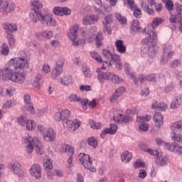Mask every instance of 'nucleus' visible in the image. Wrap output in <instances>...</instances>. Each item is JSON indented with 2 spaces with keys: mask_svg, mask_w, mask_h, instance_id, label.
<instances>
[{
  "mask_svg": "<svg viewBox=\"0 0 182 182\" xmlns=\"http://www.w3.org/2000/svg\"><path fill=\"white\" fill-rule=\"evenodd\" d=\"M23 100L26 103L25 109L28 112H30L31 114H35V107H33V103L31 100V96L28 94H25L23 96Z\"/></svg>",
  "mask_w": 182,
  "mask_h": 182,
  "instance_id": "nucleus-22",
  "label": "nucleus"
},
{
  "mask_svg": "<svg viewBox=\"0 0 182 182\" xmlns=\"http://www.w3.org/2000/svg\"><path fill=\"white\" fill-rule=\"evenodd\" d=\"M181 103H182V99L181 97L180 96H176L175 97V99L172 101V102L171 103V109H172L173 110L176 109H178V107H180V106H181Z\"/></svg>",
  "mask_w": 182,
  "mask_h": 182,
  "instance_id": "nucleus-36",
  "label": "nucleus"
},
{
  "mask_svg": "<svg viewBox=\"0 0 182 182\" xmlns=\"http://www.w3.org/2000/svg\"><path fill=\"white\" fill-rule=\"evenodd\" d=\"M83 25H93L92 23V20L90 18V16H85L82 20Z\"/></svg>",
  "mask_w": 182,
  "mask_h": 182,
  "instance_id": "nucleus-62",
  "label": "nucleus"
},
{
  "mask_svg": "<svg viewBox=\"0 0 182 182\" xmlns=\"http://www.w3.org/2000/svg\"><path fill=\"white\" fill-rule=\"evenodd\" d=\"M70 117V112L68 109H59L54 114L55 122H63L65 126L66 122H69Z\"/></svg>",
  "mask_w": 182,
  "mask_h": 182,
  "instance_id": "nucleus-12",
  "label": "nucleus"
},
{
  "mask_svg": "<svg viewBox=\"0 0 182 182\" xmlns=\"http://www.w3.org/2000/svg\"><path fill=\"white\" fill-rule=\"evenodd\" d=\"M96 72L97 73V77L100 85H105L106 80H110V73L109 72L102 71V68H97Z\"/></svg>",
  "mask_w": 182,
  "mask_h": 182,
  "instance_id": "nucleus-19",
  "label": "nucleus"
},
{
  "mask_svg": "<svg viewBox=\"0 0 182 182\" xmlns=\"http://www.w3.org/2000/svg\"><path fill=\"white\" fill-rule=\"evenodd\" d=\"M93 1L99 6V8L95 6L94 11L96 14H103V11H106V6H103V4H102V0H93Z\"/></svg>",
  "mask_w": 182,
  "mask_h": 182,
  "instance_id": "nucleus-37",
  "label": "nucleus"
},
{
  "mask_svg": "<svg viewBox=\"0 0 182 182\" xmlns=\"http://www.w3.org/2000/svg\"><path fill=\"white\" fill-rule=\"evenodd\" d=\"M7 39H8L10 46H11V47L15 46V38H14V35L8 34Z\"/></svg>",
  "mask_w": 182,
  "mask_h": 182,
  "instance_id": "nucleus-60",
  "label": "nucleus"
},
{
  "mask_svg": "<svg viewBox=\"0 0 182 182\" xmlns=\"http://www.w3.org/2000/svg\"><path fill=\"white\" fill-rule=\"evenodd\" d=\"M30 174L32 177L36 178V180H40L42 178V168L41 166L38 164H33L30 168Z\"/></svg>",
  "mask_w": 182,
  "mask_h": 182,
  "instance_id": "nucleus-18",
  "label": "nucleus"
},
{
  "mask_svg": "<svg viewBox=\"0 0 182 182\" xmlns=\"http://www.w3.org/2000/svg\"><path fill=\"white\" fill-rule=\"evenodd\" d=\"M124 69L125 70L126 75H128V76L132 77V79H134V73L133 72V70H132L130 64L125 63L124 64Z\"/></svg>",
  "mask_w": 182,
  "mask_h": 182,
  "instance_id": "nucleus-42",
  "label": "nucleus"
},
{
  "mask_svg": "<svg viewBox=\"0 0 182 182\" xmlns=\"http://www.w3.org/2000/svg\"><path fill=\"white\" fill-rule=\"evenodd\" d=\"M124 2L125 4V5H127V6H128V8L132 9V11H133L134 9V8H136L137 6L136 5V4H134V0H124Z\"/></svg>",
  "mask_w": 182,
  "mask_h": 182,
  "instance_id": "nucleus-56",
  "label": "nucleus"
},
{
  "mask_svg": "<svg viewBox=\"0 0 182 182\" xmlns=\"http://www.w3.org/2000/svg\"><path fill=\"white\" fill-rule=\"evenodd\" d=\"M80 92H90L92 87L91 85H80Z\"/></svg>",
  "mask_w": 182,
  "mask_h": 182,
  "instance_id": "nucleus-64",
  "label": "nucleus"
},
{
  "mask_svg": "<svg viewBox=\"0 0 182 182\" xmlns=\"http://www.w3.org/2000/svg\"><path fill=\"white\" fill-rule=\"evenodd\" d=\"M174 55V51L171 50V46H165L164 48V53L161 55V65H164V63H167L171 58Z\"/></svg>",
  "mask_w": 182,
  "mask_h": 182,
  "instance_id": "nucleus-14",
  "label": "nucleus"
},
{
  "mask_svg": "<svg viewBox=\"0 0 182 182\" xmlns=\"http://www.w3.org/2000/svg\"><path fill=\"white\" fill-rule=\"evenodd\" d=\"M132 159H133V154L128 151H125L121 154V160L122 163H129V161H132Z\"/></svg>",
  "mask_w": 182,
  "mask_h": 182,
  "instance_id": "nucleus-35",
  "label": "nucleus"
},
{
  "mask_svg": "<svg viewBox=\"0 0 182 182\" xmlns=\"http://www.w3.org/2000/svg\"><path fill=\"white\" fill-rule=\"evenodd\" d=\"M90 55H91V58H92V59H95V60L98 62V63H102V57L100 56V55H99V53L95 51H92L90 53Z\"/></svg>",
  "mask_w": 182,
  "mask_h": 182,
  "instance_id": "nucleus-55",
  "label": "nucleus"
},
{
  "mask_svg": "<svg viewBox=\"0 0 182 182\" xmlns=\"http://www.w3.org/2000/svg\"><path fill=\"white\" fill-rule=\"evenodd\" d=\"M172 132H176V130H182V120L175 122L170 127Z\"/></svg>",
  "mask_w": 182,
  "mask_h": 182,
  "instance_id": "nucleus-46",
  "label": "nucleus"
},
{
  "mask_svg": "<svg viewBox=\"0 0 182 182\" xmlns=\"http://www.w3.org/2000/svg\"><path fill=\"white\" fill-rule=\"evenodd\" d=\"M116 18L123 26H125V25L127 23V20L126 19V17H124L120 14V13L115 14Z\"/></svg>",
  "mask_w": 182,
  "mask_h": 182,
  "instance_id": "nucleus-50",
  "label": "nucleus"
},
{
  "mask_svg": "<svg viewBox=\"0 0 182 182\" xmlns=\"http://www.w3.org/2000/svg\"><path fill=\"white\" fill-rule=\"evenodd\" d=\"M141 150L144 151H146V153H149L151 156H156V159L155 160L156 164L158 166H161V167L164 166H167L168 164V156H163L161 153H159L157 150H153L149 148H146V145L140 146Z\"/></svg>",
  "mask_w": 182,
  "mask_h": 182,
  "instance_id": "nucleus-5",
  "label": "nucleus"
},
{
  "mask_svg": "<svg viewBox=\"0 0 182 182\" xmlns=\"http://www.w3.org/2000/svg\"><path fill=\"white\" fill-rule=\"evenodd\" d=\"M63 149H65V151L67 153H69L70 154H71L73 156V154L75 153V149L73 148V146H69V145H64L63 146Z\"/></svg>",
  "mask_w": 182,
  "mask_h": 182,
  "instance_id": "nucleus-61",
  "label": "nucleus"
},
{
  "mask_svg": "<svg viewBox=\"0 0 182 182\" xmlns=\"http://www.w3.org/2000/svg\"><path fill=\"white\" fill-rule=\"evenodd\" d=\"M151 120V115H144L136 117V123L140 132H149L148 122Z\"/></svg>",
  "mask_w": 182,
  "mask_h": 182,
  "instance_id": "nucleus-11",
  "label": "nucleus"
},
{
  "mask_svg": "<svg viewBox=\"0 0 182 182\" xmlns=\"http://www.w3.org/2000/svg\"><path fill=\"white\" fill-rule=\"evenodd\" d=\"M78 31L79 26L77 24H75L70 28L68 36L69 39H70L73 46H84L85 43H86V41L85 39L77 38Z\"/></svg>",
  "mask_w": 182,
  "mask_h": 182,
  "instance_id": "nucleus-6",
  "label": "nucleus"
},
{
  "mask_svg": "<svg viewBox=\"0 0 182 182\" xmlns=\"http://www.w3.org/2000/svg\"><path fill=\"white\" fill-rule=\"evenodd\" d=\"M153 6H155L156 12H160L163 9V5L161 4H156L154 0H148V4L144 2L141 3L142 9L148 14V15H154V9Z\"/></svg>",
  "mask_w": 182,
  "mask_h": 182,
  "instance_id": "nucleus-7",
  "label": "nucleus"
},
{
  "mask_svg": "<svg viewBox=\"0 0 182 182\" xmlns=\"http://www.w3.org/2000/svg\"><path fill=\"white\" fill-rule=\"evenodd\" d=\"M15 8H16V6L12 1H4L0 3V12L2 14H11L12 11H14Z\"/></svg>",
  "mask_w": 182,
  "mask_h": 182,
  "instance_id": "nucleus-13",
  "label": "nucleus"
},
{
  "mask_svg": "<svg viewBox=\"0 0 182 182\" xmlns=\"http://www.w3.org/2000/svg\"><path fill=\"white\" fill-rule=\"evenodd\" d=\"M140 31V23L139 20L135 19L131 22V33L139 32Z\"/></svg>",
  "mask_w": 182,
  "mask_h": 182,
  "instance_id": "nucleus-40",
  "label": "nucleus"
},
{
  "mask_svg": "<svg viewBox=\"0 0 182 182\" xmlns=\"http://www.w3.org/2000/svg\"><path fill=\"white\" fill-rule=\"evenodd\" d=\"M24 127H26V129L28 132H33V130L36 129V122L33 119H28Z\"/></svg>",
  "mask_w": 182,
  "mask_h": 182,
  "instance_id": "nucleus-41",
  "label": "nucleus"
},
{
  "mask_svg": "<svg viewBox=\"0 0 182 182\" xmlns=\"http://www.w3.org/2000/svg\"><path fill=\"white\" fill-rule=\"evenodd\" d=\"M78 159L85 168L89 170L91 173H95L96 168L92 166V159L89 155L81 153L79 154Z\"/></svg>",
  "mask_w": 182,
  "mask_h": 182,
  "instance_id": "nucleus-9",
  "label": "nucleus"
},
{
  "mask_svg": "<svg viewBox=\"0 0 182 182\" xmlns=\"http://www.w3.org/2000/svg\"><path fill=\"white\" fill-rule=\"evenodd\" d=\"M9 168H11L14 173L16 174L18 178H23L26 173L22 169V165L16 161H12L8 164Z\"/></svg>",
  "mask_w": 182,
  "mask_h": 182,
  "instance_id": "nucleus-10",
  "label": "nucleus"
},
{
  "mask_svg": "<svg viewBox=\"0 0 182 182\" xmlns=\"http://www.w3.org/2000/svg\"><path fill=\"white\" fill-rule=\"evenodd\" d=\"M23 144H27L26 146V151L28 154H31L33 151V149L37 154L42 156L45 153V149H43V145L39 140V138L36 136H32L28 135L22 139Z\"/></svg>",
  "mask_w": 182,
  "mask_h": 182,
  "instance_id": "nucleus-3",
  "label": "nucleus"
},
{
  "mask_svg": "<svg viewBox=\"0 0 182 182\" xmlns=\"http://www.w3.org/2000/svg\"><path fill=\"white\" fill-rule=\"evenodd\" d=\"M135 18H141V10L137 9V6L133 9Z\"/></svg>",
  "mask_w": 182,
  "mask_h": 182,
  "instance_id": "nucleus-63",
  "label": "nucleus"
},
{
  "mask_svg": "<svg viewBox=\"0 0 182 182\" xmlns=\"http://www.w3.org/2000/svg\"><path fill=\"white\" fill-rule=\"evenodd\" d=\"M4 90V95H6V96H14V95H16V89L14 87L5 88Z\"/></svg>",
  "mask_w": 182,
  "mask_h": 182,
  "instance_id": "nucleus-48",
  "label": "nucleus"
},
{
  "mask_svg": "<svg viewBox=\"0 0 182 182\" xmlns=\"http://www.w3.org/2000/svg\"><path fill=\"white\" fill-rule=\"evenodd\" d=\"M63 65H65V59L63 58H58L56 61L55 67L51 71V79L56 80L60 76V74L63 73Z\"/></svg>",
  "mask_w": 182,
  "mask_h": 182,
  "instance_id": "nucleus-8",
  "label": "nucleus"
},
{
  "mask_svg": "<svg viewBox=\"0 0 182 182\" xmlns=\"http://www.w3.org/2000/svg\"><path fill=\"white\" fill-rule=\"evenodd\" d=\"M36 38L39 41H49L53 38V31L44 30L36 33Z\"/></svg>",
  "mask_w": 182,
  "mask_h": 182,
  "instance_id": "nucleus-16",
  "label": "nucleus"
},
{
  "mask_svg": "<svg viewBox=\"0 0 182 182\" xmlns=\"http://www.w3.org/2000/svg\"><path fill=\"white\" fill-rule=\"evenodd\" d=\"M115 48L119 53H126L127 47L125 46L123 40H117L115 41Z\"/></svg>",
  "mask_w": 182,
  "mask_h": 182,
  "instance_id": "nucleus-32",
  "label": "nucleus"
},
{
  "mask_svg": "<svg viewBox=\"0 0 182 182\" xmlns=\"http://www.w3.org/2000/svg\"><path fill=\"white\" fill-rule=\"evenodd\" d=\"M28 119L23 116H20L17 118V123L22 126V127H25L26 123L28 122Z\"/></svg>",
  "mask_w": 182,
  "mask_h": 182,
  "instance_id": "nucleus-52",
  "label": "nucleus"
},
{
  "mask_svg": "<svg viewBox=\"0 0 182 182\" xmlns=\"http://www.w3.org/2000/svg\"><path fill=\"white\" fill-rule=\"evenodd\" d=\"M87 144L89 146H91V147H93V149H96L97 147V139L95 137H90L87 139Z\"/></svg>",
  "mask_w": 182,
  "mask_h": 182,
  "instance_id": "nucleus-53",
  "label": "nucleus"
},
{
  "mask_svg": "<svg viewBox=\"0 0 182 182\" xmlns=\"http://www.w3.org/2000/svg\"><path fill=\"white\" fill-rule=\"evenodd\" d=\"M117 129H119V127H117V125L114 124H110L109 128H108V129L109 130L110 134H116V132H117Z\"/></svg>",
  "mask_w": 182,
  "mask_h": 182,
  "instance_id": "nucleus-59",
  "label": "nucleus"
},
{
  "mask_svg": "<svg viewBox=\"0 0 182 182\" xmlns=\"http://www.w3.org/2000/svg\"><path fill=\"white\" fill-rule=\"evenodd\" d=\"M29 68V61L25 57H14L5 65L4 69H0V77L3 80H11L14 83L22 85L26 79L25 73L16 71L18 69L23 70ZM15 71H14V70Z\"/></svg>",
  "mask_w": 182,
  "mask_h": 182,
  "instance_id": "nucleus-1",
  "label": "nucleus"
},
{
  "mask_svg": "<svg viewBox=\"0 0 182 182\" xmlns=\"http://www.w3.org/2000/svg\"><path fill=\"white\" fill-rule=\"evenodd\" d=\"M171 138L173 141H176L177 143H182V135L181 134L176 133V131H172L171 134Z\"/></svg>",
  "mask_w": 182,
  "mask_h": 182,
  "instance_id": "nucleus-44",
  "label": "nucleus"
},
{
  "mask_svg": "<svg viewBox=\"0 0 182 182\" xmlns=\"http://www.w3.org/2000/svg\"><path fill=\"white\" fill-rule=\"evenodd\" d=\"M41 72L44 73V75H49V73H52V68H50V65L48 63H44L41 67Z\"/></svg>",
  "mask_w": 182,
  "mask_h": 182,
  "instance_id": "nucleus-47",
  "label": "nucleus"
},
{
  "mask_svg": "<svg viewBox=\"0 0 182 182\" xmlns=\"http://www.w3.org/2000/svg\"><path fill=\"white\" fill-rule=\"evenodd\" d=\"M102 54L105 56L106 61H104L102 69H107L109 66H112V63H115V67L119 70H122L123 69V63H122V59L120 58V55H112V53L107 50H103Z\"/></svg>",
  "mask_w": 182,
  "mask_h": 182,
  "instance_id": "nucleus-4",
  "label": "nucleus"
},
{
  "mask_svg": "<svg viewBox=\"0 0 182 182\" xmlns=\"http://www.w3.org/2000/svg\"><path fill=\"white\" fill-rule=\"evenodd\" d=\"M97 31V28L96 27H92L90 32L86 35L87 42H88V43L95 41V33H96Z\"/></svg>",
  "mask_w": 182,
  "mask_h": 182,
  "instance_id": "nucleus-39",
  "label": "nucleus"
},
{
  "mask_svg": "<svg viewBox=\"0 0 182 182\" xmlns=\"http://www.w3.org/2000/svg\"><path fill=\"white\" fill-rule=\"evenodd\" d=\"M133 118L129 115H125L123 117L122 114H118L117 112H114V120L116 123H129L132 122Z\"/></svg>",
  "mask_w": 182,
  "mask_h": 182,
  "instance_id": "nucleus-23",
  "label": "nucleus"
},
{
  "mask_svg": "<svg viewBox=\"0 0 182 182\" xmlns=\"http://www.w3.org/2000/svg\"><path fill=\"white\" fill-rule=\"evenodd\" d=\"M82 126V122L78 119H74L73 121L69 120L65 122V127L69 132H75Z\"/></svg>",
  "mask_w": 182,
  "mask_h": 182,
  "instance_id": "nucleus-17",
  "label": "nucleus"
},
{
  "mask_svg": "<svg viewBox=\"0 0 182 182\" xmlns=\"http://www.w3.org/2000/svg\"><path fill=\"white\" fill-rule=\"evenodd\" d=\"M165 147L167 150L172 151V153H176V154H182V146L178 144H165Z\"/></svg>",
  "mask_w": 182,
  "mask_h": 182,
  "instance_id": "nucleus-24",
  "label": "nucleus"
},
{
  "mask_svg": "<svg viewBox=\"0 0 182 182\" xmlns=\"http://www.w3.org/2000/svg\"><path fill=\"white\" fill-rule=\"evenodd\" d=\"M29 16L32 22L36 23L38 21H41V22H42V16H43V14H41V11H34L33 13H30Z\"/></svg>",
  "mask_w": 182,
  "mask_h": 182,
  "instance_id": "nucleus-33",
  "label": "nucleus"
},
{
  "mask_svg": "<svg viewBox=\"0 0 182 182\" xmlns=\"http://www.w3.org/2000/svg\"><path fill=\"white\" fill-rule=\"evenodd\" d=\"M43 78V76L42 75V74H37L32 82L31 85L33 87V89H35L36 90H40L41 89V80H42V79Z\"/></svg>",
  "mask_w": 182,
  "mask_h": 182,
  "instance_id": "nucleus-31",
  "label": "nucleus"
},
{
  "mask_svg": "<svg viewBox=\"0 0 182 182\" xmlns=\"http://www.w3.org/2000/svg\"><path fill=\"white\" fill-rule=\"evenodd\" d=\"M69 102H82V98L76 94H71L68 97Z\"/></svg>",
  "mask_w": 182,
  "mask_h": 182,
  "instance_id": "nucleus-54",
  "label": "nucleus"
},
{
  "mask_svg": "<svg viewBox=\"0 0 182 182\" xmlns=\"http://www.w3.org/2000/svg\"><path fill=\"white\" fill-rule=\"evenodd\" d=\"M53 12L55 15H58V16H63V15H70V9L68 7H54Z\"/></svg>",
  "mask_w": 182,
  "mask_h": 182,
  "instance_id": "nucleus-29",
  "label": "nucleus"
},
{
  "mask_svg": "<svg viewBox=\"0 0 182 182\" xmlns=\"http://www.w3.org/2000/svg\"><path fill=\"white\" fill-rule=\"evenodd\" d=\"M3 29H5L7 32H16L18 31V25L16 23H4L3 24Z\"/></svg>",
  "mask_w": 182,
  "mask_h": 182,
  "instance_id": "nucleus-34",
  "label": "nucleus"
},
{
  "mask_svg": "<svg viewBox=\"0 0 182 182\" xmlns=\"http://www.w3.org/2000/svg\"><path fill=\"white\" fill-rule=\"evenodd\" d=\"M89 125L91 129H94L95 130H99L103 127V124L102 122H95V121L90 119Z\"/></svg>",
  "mask_w": 182,
  "mask_h": 182,
  "instance_id": "nucleus-45",
  "label": "nucleus"
},
{
  "mask_svg": "<svg viewBox=\"0 0 182 182\" xmlns=\"http://www.w3.org/2000/svg\"><path fill=\"white\" fill-rule=\"evenodd\" d=\"M43 138L45 141H55L56 139V132L52 128H48L45 132H43Z\"/></svg>",
  "mask_w": 182,
  "mask_h": 182,
  "instance_id": "nucleus-20",
  "label": "nucleus"
},
{
  "mask_svg": "<svg viewBox=\"0 0 182 182\" xmlns=\"http://www.w3.org/2000/svg\"><path fill=\"white\" fill-rule=\"evenodd\" d=\"M151 108L161 110V112H166V109H168V105L165 102H157V101H154L151 105Z\"/></svg>",
  "mask_w": 182,
  "mask_h": 182,
  "instance_id": "nucleus-30",
  "label": "nucleus"
},
{
  "mask_svg": "<svg viewBox=\"0 0 182 182\" xmlns=\"http://www.w3.org/2000/svg\"><path fill=\"white\" fill-rule=\"evenodd\" d=\"M162 2L166 4V8L169 10V12H171V11H173L174 4H173V1L171 0H162Z\"/></svg>",
  "mask_w": 182,
  "mask_h": 182,
  "instance_id": "nucleus-57",
  "label": "nucleus"
},
{
  "mask_svg": "<svg viewBox=\"0 0 182 182\" xmlns=\"http://www.w3.org/2000/svg\"><path fill=\"white\" fill-rule=\"evenodd\" d=\"M153 122L156 129H161L164 124V117L160 112H156L153 116Z\"/></svg>",
  "mask_w": 182,
  "mask_h": 182,
  "instance_id": "nucleus-21",
  "label": "nucleus"
},
{
  "mask_svg": "<svg viewBox=\"0 0 182 182\" xmlns=\"http://www.w3.org/2000/svg\"><path fill=\"white\" fill-rule=\"evenodd\" d=\"M123 93H126V87H118L112 94V96L110 97V102L114 103L116 102L119 97L123 95Z\"/></svg>",
  "mask_w": 182,
  "mask_h": 182,
  "instance_id": "nucleus-26",
  "label": "nucleus"
},
{
  "mask_svg": "<svg viewBox=\"0 0 182 182\" xmlns=\"http://www.w3.org/2000/svg\"><path fill=\"white\" fill-rule=\"evenodd\" d=\"M1 53L4 56H7L9 54V47H8V45L5 43L2 44Z\"/></svg>",
  "mask_w": 182,
  "mask_h": 182,
  "instance_id": "nucleus-58",
  "label": "nucleus"
},
{
  "mask_svg": "<svg viewBox=\"0 0 182 182\" xmlns=\"http://www.w3.org/2000/svg\"><path fill=\"white\" fill-rule=\"evenodd\" d=\"M75 80L70 75L65 74L60 78V83L62 86H70Z\"/></svg>",
  "mask_w": 182,
  "mask_h": 182,
  "instance_id": "nucleus-27",
  "label": "nucleus"
},
{
  "mask_svg": "<svg viewBox=\"0 0 182 182\" xmlns=\"http://www.w3.org/2000/svg\"><path fill=\"white\" fill-rule=\"evenodd\" d=\"M113 21V17L112 15L107 16L102 21L104 32H107L108 35L112 34V29L109 28L110 23H112Z\"/></svg>",
  "mask_w": 182,
  "mask_h": 182,
  "instance_id": "nucleus-28",
  "label": "nucleus"
},
{
  "mask_svg": "<svg viewBox=\"0 0 182 182\" xmlns=\"http://www.w3.org/2000/svg\"><path fill=\"white\" fill-rule=\"evenodd\" d=\"M112 83H120V82H123V80L119 77V75H117L114 73H110V80Z\"/></svg>",
  "mask_w": 182,
  "mask_h": 182,
  "instance_id": "nucleus-51",
  "label": "nucleus"
},
{
  "mask_svg": "<svg viewBox=\"0 0 182 182\" xmlns=\"http://www.w3.org/2000/svg\"><path fill=\"white\" fill-rule=\"evenodd\" d=\"M41 23L46 25V26H56L58 25L56 19L49 14L41 16Z\"/></svg>",
  "mask_w": 182,
  "mask_h": 182,
  "instance_id": "nucleus-15",
  "label": "nucleus"
},
{
  "mask_svg": "<svg viewBox=\"0 0 182 182\" xmlns=\"http://www.w3.org/2000/svg\"><path fill=\"white\" fill-rule=\"evenodd\" d=\"M31 6H33V11H41L40 10L43 8V5L39 2V0H32Z\"/></svg>",
  "mask_w": 182,
  "mask_h": 182,
  "instance_id": "nucleus-43",
  "label": "nucleus"
},
{
  "mask_svg": "<svg viewBox=\"0 0 182 182\" xmlns=\"http://www.w3.org/2000/svg\"><path fill=\"white\" fill-rule=\"evenodd\" d=\"M164 20L161 18H154L152 21V30L148 31L147 36L142 40L143 45L141 48L142 53H145L153 58L159 51L157 46V35L156 34V28L159 25H161Z\"/></svg>",
  "mask_w": 182,
  "mask_h": 182,
  "instance_id": "nucleus-2",
  "label": "nucleus"
},
{
  "mask_svg": "<svg viewBox=\"0 0 182 182\" xmlns=\"http://www.w3.org/2000/svg\"><path fill=\"white\" fill-rule=\"evenodd\" d=\"M95 42L97 45V48H100L103 44V36L101 33H98L95 37Z\"/></svg>",
  "mask_w": 182,
  "mask_h": 182,
  "instance_id": "nucleus-49",
  "label": "nucleus"
},
{
  "mask_svg": "<svg viewBox=\"0 0 182 182\" xmlns=\"http://www.w3.org/2000/svg\"><path fill=\"white\" fill-rule=\"evenodd\" d=\"M156 80V74H151L147 75L146 77H144V75H141L138 80H134L135 85H137V83H144L146 82H154Z\"/></svg>",
  "mask_w": 182,
  "mask_h": 182,
  "instance_id": "nucleus-25",
  "label": "nucleus"
},
{
  "mask_svg": "<svg viewBox=\"0 0 182 182\" xmlns=\"http://www.w3.org/2000/svg\"><path fill=\"white\" fill-rule=\"evenodd\" d=\"M43 166L46 170H52V168H53L52 160L46 155L43 157Z\"/></svg>",
  "mask_w": 182,
  "mask_h": 182,
  "instance_id": "nucleus-38",
  "label": "nucleus"
}]
</instances>
